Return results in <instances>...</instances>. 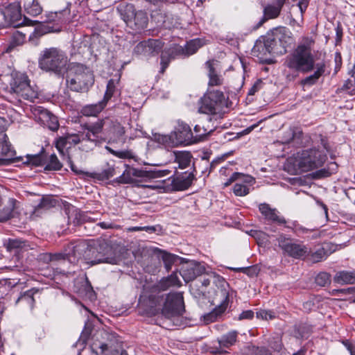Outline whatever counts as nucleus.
Returning a JSON list of instances; mask_svg holds the SVG:
<instances>
[{
    "instance_id": "obj_1",
    "label": "nucleus",
    "mask_w": 355,
    "mask_h": 355,
    "mask_svg": "<svg viewBox=\"0 0 355 355\" xmlns=\"http://www.w3.org/2000/svg\"><path fill=\"white\" fill-rule=\"evenodd\" d=\"M180 286L181 282L177 274L173 272L145 291L140 297L139 304L146 306V311L153 315L162 311V313L168 318L181 315L185 311L182 293H171L166 297L162 293L171 287Z\"/></svg>"
},
{
    "instance_id": "obj_2",
    "label": "nucleus",
    "mask_w": 355,
    "mask_h": 355,
    "mask_svg": "<svg viewBox=\"0 0 355 355\" xmlns=\"http://www.w3.org/2000/svg\"><path fill=\"white\" fill-rule=\"evenodd\" d=\"M313 43L312 37H304L302 43L287 55L285 65L291 70L303 73L313 71L315 65L314 55L311 52V46Z\"/></svg>"
},
{
    "instance_id": "obj_3",
    "label": "nucleus",
    "mask_w": 355,
    "mask_h": 355,
    "mask_svg": "<svg viewBox=\"0 0 355 355\" xmlns=\"http://www.w3.org/2000/svg\"><path fill=\"white\" fill-rule=\"evenodd\" d=\"M39 68L46 73L63 77L69 66L66 53L58 47L44 48L37 58Z\"/></svg>"
},
{
    "instance_id": "obj_4",
    "label": "nucleus",
    "mask_w": 355,
    "mask_h": 355,
    "mask_svg": "<svg viewBox=\"0 0 355 355\" xmlns=\"http://www.w3.org/2000/svg\"><path fill=\"white\" fill-rule=\"evenodd\" d=\"M327 154L313 148L298 152L287 159V165L293 167L295 173L307 172L321 167L327 160Z\"/></svg>"
},
{
    "instance_id": "obj_5",
    "label": "nucleus",
    "mask_w": 355,
    "mask_h": 355,
    "mask_svg": "<svg viewBox=\"0 0 355 355\" xmlns=\"http://www.w3.org/2000/svg\"><path fill=\"white\" fill-rule=\"evenodd\" d=\"M67 72V85L71 91L87 92L94 83L92 72L82 64L70 63Z\"/></svg>"
},
{
    "instance_id": "obj_6",
    "label": "nucleus",
    "mask_w": 355,
    "mask_h": 355,
    "mask_svg": "<svg viewBox=\"0 0 355 355\" xmlns=\"http://www.w3.org/2000/svg\"><path fill=\"white\" fill-rule=\"evenodd\" d=\"M118 260L112 248L106 243H87V249L84 254L86 263L92 266L101 263L116 264Z\"/></svg>"
},
{
    "instance_id": "obj_7",
    "label": "nucleus",
    "mask_w": 355,
    "mask_h": 355,
    "mask_svg": "<svg viewBox=\"0 0 355 355\" xmlns=\"http://www.w3.org/2000/svg\"><path fill=\"white\" fill-rule=\"evenodd\" d=\"M226 105V98L223 92L209 90L198 101V112L206 114H216Z\"/></svg>"
},
{
    "instance_id": "obj_8",
    "label": "nucleus",
    "mask_w": 355,
    "mask_h": 355,
    "mask_svg": "<svg viewBox=\"0 0 355 355\" xmlns=\"http://www.w3.org/2000/svg\"><path fill=\"white\" fill-rule=\"evenodd\" d=\"M170 173L168 170H157L156 168L150 170L138 169L130 167L126 165V168L123 173L114 180V182L117 184H130L135 181V178H158L164 177Z\"/></svg>"
},
{
    "instance_id": "obj_9",
    "label": "nucleus",
    "mask_w": 355,
    "mask_h": 355,
    "mask_svg": "<svg viewBox=\"0 0 355 355\" xmlns=\"http://www.w3.org/2000/svg\"><path fill=\"white\" fill-rule=\"evenodd\" d=\"M276 241L284 254L296 259H304L310 252L306 245L295 242L290 236L283 234L278 235Z\"/></svg>"
},
{
    "instance_id": "obj_10",
    "label": "nucleus",
    "mask_w": 355,
    "mask_h": 355,
    "mask_svg": "<svg viewBox=\"0 0 355 355\" xmlns=\"http://www.w3.org/2000/svg\"><path fill=\"white\" fill-rule=\"evenodd\" d=\"M173 146L189 145L193 144V133L191 128L182 121H178L174 130L168 136Z\"/></svg>"
},
{
    "instance_id": "obj_11",
    "label": "nucleus",
    "mask_w": 355,
    "mask_h": 355,
    "mask_svg": "<svg viewBox=\"0 0 355 355\" xmlns=\"http://www.w3.org/2000/svg\"><path fill=\"white\" fill-rule=\"evenodd\" d=\"M3 14L5 19L13 27H19L24 24L27 26H33L36 20H31L24 17L23 21L21 20V7L18 3H12L6 6L3 10Z\"/></svg>"
},
{
    "instance_id": "obj_12",
    "label": "nucleus",
    "mask_w": 355,
    "mask_h": 355,
    "mask_svg": "<svg viewBox=\"0 0 355 355\" xmlns=\"http://www.w3.org/2000/svg\"><path fill=\"white\" fill-rule=\"evenodd\" d=\"M12 89L19 97L24 100L33 102L35 99L38 98L37 91L30 85L26 76L15 79Z\"/></svg>"
},
{
    "instance_id": "obj_13",
    "label": "nucleus",
    "mask_w": 355,
    "mask_h": 355,
    "mask_svg": "<svg viewBox=\"0 0 355 355\" xmlns=\"http://www.w3.org/2000/svg\"><path fill=\"white\" fill-rule=\"evenodd\" d=\"M34 119L42 125L49 127L51 130H57L59 125L57 117L47 109L37 106L32 108Z\"/></svg>"
},
{
    "instance_id": "obj_14",
    "label": "nucleus",
    "mask_w": 355,
    "mask_h": 355,
    "mask_svg": "<svg viewBox=\"0 0 355 355\" xmlns=\"http://www.w3.org/2000/svg\"><path fill=\"white\" fill-rule=\"evenodd\" d=\"M163 47L162 41L159 40L149 39L138 43L135 49L134 53L137 55H142L148 57L159 53Z\"/></svg>"
},
{
    "instance_id": "obj_15",
    "label": "nucleus",
    "mask_w": 355,
    "mask_h": 355,
    "mask_svg": "<svg viewBox=\"0 0 355 355\" xmlns=\"http://www.w3.org/2000/svg\"><path fill=\"white\" fill-rule=\"evenodd\" d=\"M205 270L203 264L196 261H190L182 266L180 273L186 282H189L203 275Z\"/></svg>"
},
{
    "instance_id": "obj_16",
    "label": "nucleus",
    "mask_w": 355,
    "mask_h": 355,
    "mask_svg": "<svg viewBox=\"0 0 355 355\" xmlns=\"http://www.w3.org/2000/svg\"><path fill=\"white\" fill-rule=\"evenodd\" d=\"M87 249V242L79 241L69 243L65 249L67 259L72 263H77L80 260L84 261V254Z\"/></svg>"
},
{
    "instance_id": "obj_17",
    "label": "nucleus",
    "mask_w": 355,
    "mask_h": 355,
    "mask_svg": "<svg viewBox=\"0 0 355 355\" xmlns=\"http://www.w3.org/2000/svg\"><path fill=\"white\" fill-rule=\"evenodd\" d=\"M36 24H37V26L29 35V41L33 42L35 45L37 44V40L40 37L50 33H59L61 31L60 26H52L46 21L44 22L36 21L33 26Z\"/></svg>"
},
{
    "instance_id": "obj_18",
    "label": "nucleus",
    "mask_w": 355,
    "mask_h": 355,
    "mask_svg": "<svg viewBox=\"0 0 355 355\" xmlns=\"http://www.w3.org/2000/svg\"><path fill=\"white\" fill-rule=\"evenodd\" d=\"M0 153L4 157L0 158V166H7L19 160L20 157H15L16 153L7 140L6 135H4L3 140L0 141Z\"/></svg>"
},
{
    "instance_id": "obj_19",
    "label": "nucleus",
    "mask_w": 355,
    "mask_h": 355,
    "mask_svg": "<svg viewBox=\"0 0 355 355\" xmlns=\"http://www.w3.org/2000/svg\"><path fill=\"white\" fill-rule=\"evenodd\" d=\"M259 209L266 220L277 225L286 224V221L285 218L279 214L277 209L272 208L268 204H260L259 205Z\"/></svg>"
},
{
    "instance_id": "obj_20",
    "label": "nucleus",
    "mask_w": 355,
    "mask_h": 355,
    "mask_svg": "<svg viewBox=\"0 0 355 355\" xmlns=\"http://www.w3.org/2000/svg\"><path fill=\"white\" fill-rule=\"evenodd\" d=\"M83 130V132H79L80 139V148L81 150L88 152L102 143L101 137L93 136L92 133L88 130H85L84 128Z\"/></svg>"
},
{
    "instance_id": "obj_21",
    "label": "nucleus",
    "mask_w": 355,
    "mask_h": 355,
    "mask_svg": "<svg viewBox=\"0 0 355 355\" xmlns=\"http://www.w3.org/2000/svg\"><path fill=\"white\" fill-rule=\"evenodd\" d=\"M148 16L146 13L142 10L137 11L133 18L128 22L127 26L136 32H141L147 27Z\"/></svg>"
},
{
    "instance_id": "obj_22",
    "label": "nucleus",
    "mask_w": 355,
    "mask_h": 355,
    "mask_svg": "<svg viewBox=\"0 0 355 355\" xmlns=\"http://www.w3.org/2000/svg\"><path fill=\"white\" fill-rule=\"evenodd\" d=\"M70 10L69 8H65L62 10H60L58 12H51L46 15V19L49 24L54 26H60L61 28V25L67 23L69 19Z\"/></svg>"
},
{
    "instance_id": "obj_23",
    "label": "nucleus",
    "mask_w": 355,
    "mask_h": 355,
    "mask_svg": "<svg viewBox=\"0 0 355 355\" xmlns=\"http://www.w3.org/2000/svg\"><path fill=\"white\" fill-rule=\"evenodd\" d=\"M237 332L235 331H230L223 335L220 340H218V347H215L213 352L214 354H225L227 352L223 348H229L233 345L236 341Z\"/></svg>"
},
{
    "instance_id": "obj_24",
    "label": "nucleus",
    "mask_w": 355,
    "mask_h": 355,
    "mask_svg": "<svg viewBox=\"0 0 355 355\" xmlns=\"http://www.w3.org/2000/svg\"><path fill=\"white\" fill-rule=\"evenodd\" d=\"M205 44V41L203 39L196 38L190 40L187 43L184 47L177 46L175 50L178 51L180 54H184L190 55L194 54L200 47Z\"/></svg>"
},
{
    "instance_id": "obj_25",
    "label": "nucleus",
    "mask_w": 355,
    "mask_h": 355,
    "mask_svg": "<svg viewBox=\"0 0 355 355\" xmlns=\"http://www.w3.org/2000/svg\"><path fill=\"white\" fill-rule=\"evenodd\" d=\"M193 180L194 175L193 173H184L174 178L172 182L173 186L176 190L183 191L191 185Z\"/></svg>"
},
{
    "instance_id": "obj_26",
    "label": "nucleus",
    "mask_w": 355,
    "mask_h": 355,
    "mask_svg": "<svg viewBox=\"0 0 355 355\" xmlns=\"http://www.w3.org/2000/svg\"><path fill=\"white\" fill-rule=\"evenodd\" d=\"M282 10V5L273 6L268 5L263 10L264 16L254 26L253 29L257 30L260 28L268 19H274L279 16Z\"/></svg>"
},
{
    "instance_id": "obj_27",
    "label": "nucleus",
    "mask_w": 355,
    "mask_h": 355,
    "mask_svg": "<svg viewBox=\"0 0 355 355\" xmlns=\"http://www.w3.org/2000/svg\"><path fill=\"white\" fill-rule=\"evenodd\" d=\"M220 296L223 297L218 307L216 308L213 312L207 315V320L214 321L216 317L223 313L227 306L229 300V293L226 289H221L219 291Z\"/></svg>"
},
{
    "instance_id": "obj_28",
    "label": "nucleus",
    "mask_w": 355,
    "mask_h": 355,
    "mask_svg": "<svg viewBox=\"0 0 355 355\" xmlns=\"http://www.w3.org/2000/svg\"><path fill=\"white\" fill-rule=\"evenodd\" d=\"M315 68L316 70L313 74L302 80L301 84L302 85L311 86L315 84L325 71V64L324 62H318L315 65Z\"/></svg>"
},
{
    "instance_id": "obj_29",
    "label": "nucleus",
    "mask_w": 355,
    "mask_h": 355,
    "mask_svg": "<svg viewBox=\"0 0 355 355\" xmlns=\"http://www.w3.org/2000/svg\"><path fill=\"white\" fill-rule=\"evenodd\" d=\"M279 43L282 44L286 48L293 42L291 33L285 27L276 28L272 35Z\"/></svg>"
},
{
    "instance_id": "obj_30",
    "label": "nucleus",
    "mask_w": 355,
    "mask_h": 355,
    "mask_svg": "<svg viewBox=\"0 0 355 355\" xmlns=\"http://www.w3.org/2000/svg\"><path fill=\"white\" fill-rule=\"evenodd\" d=\"M214 60H209L205 63V66L208 69V76H209V86H219L223 85V77L218 74L214 67Z\"/></svg>"
},
{
    "instance_id": "obj_31",
    "label": "nucleus",
    "mask_w": 355,
    "mask_h": 355,
    "mask_svg": "<svg viewBox=\"0 0 355 355\" xmlns=\"http://www.w3.org/2000/svg\"><path fill=\"white\" fill-rule=\"evenodd\" d=\"M116 10L123 20L125 22L126 25L128 24V22L130 21L131 18H133L134 15L136 12L134 6L125 2L120 3L117 6Z\"/></svg>"
},
{
    "instance_id": "obj_32",
    "label": "nucleus",
    "mask_w": 355,
    "mask_h": 355,
    "mask_svg": "<svg viewBox=\"0 0 355 355\" xmlns=\"http://www.w3.org/2000/svg\"><path fill=\"white\" fill-rule=\"evenodd\" d=\"M38 292V289L33 288L23 293H21L15 302L16 304L21 303L23 306L33 309L35 304L34 295Z\"/></svg>"
},
{
    "instance_id": "obj_33",
    "label": "nucleus",
    "mask_w": 355,
    "mask_h": 355,
    "mask_svg": "<svg viewBox=\"0 0 355 355\" xmlns=\"http://www.w3.org/2000/svg\"><path fill=\"white\" fill-rule=\"evenodd\" d=\"M107 105L105 101L83 106L80 113L85 116H96Z\"/></svg>"
},
{
    "instance_id": "obj_34",
    "label": "nucleus",
    "mask_w": 355,
    "mask_h": 355,
    "mask_svg": "<svg viewBox=\"0 0 355 355\" xmlns=\"http://www.w3.org/2000/svg\"><path fill=\"white\" fill-rule=\"evenodd\" d=\"M16 200L9 198L6 203L3 202L1 199V205H3L2 209H0V222H3L9 220L12 217L13 211L15 207Z\"/></svg>"
},
{
    "instance_id": "obj_35",
    "label": "nucleus",
    "mask_w": 355,
    "mask_h": 355,
    "mask_svg": "<svg viewBox=\"0 0 355 355\" xmlns=\"http://www.w3.org/2000/svg\"><path fill=\"white\" fill-rule=\"evenodd\" d=\"M67 144H80L79 132L77 134L67 135L64 137H60L56 143V148L60 153H62L63 148L67 147Z\"/></svg>"
},
{
    "instance_id": "obj_36",
    "label": "nucleus",
    "mask_w": 355,
    "mask_h": 355,
    "mask_svg": "<svg viewBox=\"0 0 355 355\" xmlns=\"http://www.w3.org/2000/svg\"><path fill=\"white\" fill-rule=\"evenodd\" d=\"M334 280L335 282L340 284H355V270L346 271L342 270L336 272Z\"/></svg>"
},
{
    "instance_id": "obj_37",
    "label": "nucleus",
    "mask_w": 355,
    "mask_h": 355,
    "mask_svg": "<svg viewBox=\"0 0 355 355\" xmlns=\"http://www.w3.org/2000/svg\"><path fill=\"white\" fill-rule=\"evenodd\" d=\"M175 162L178 164L180 168L184 169L189 167L191 162L192 155L188 151L174 152Z\"/></svg>"
},
{
    "instance_id": "obj_38",
    "label": "nucleus",
    "mask_w": 355,
    "mask_h": 355,
    "mask_svg": "<svg viewBox=\"0 0 355 355\" xmlns=\"http://www.w3.org/2000/svg\"><path fill=\"white\" fill-rule=\"evenodd\" d=\"M309 252L306 259L312 263L322 261L328 257L327 250L324 246H320L315 250L309 249Z\"/></svg>"
},
{
    "instance_id": "obj_39",
    "label": "nucleus",
    "mask_w": 355,
    "mask_h": 355,
    "mask_svg": "<svg viewBox=\"0 0 355 355\" xmlns=\"http://www.w3.org/2000/svg\"><path fill=\"white\" fill-rule=\"evenodd\" d=\"M110 122L109 119H101L91 125H85L83 128L90 131L93 136L100 137L99 134L103 131V129L105 125Z\"/></svg>"
},
{
    "instance_id": "obj_40",
    "label": "nucleus",
    "mask_w": 355,
    "mask_h": 355,
    "mask_svg": "<svg viewBox=\"0 0 355 355\" xmlns=\"http://www.w3.org/2000/svg\"><path fill=\"white\" fill-rule=\"evenodd\" d=\"M114 175V167L107 164L101 171L92 173L91 177L98 180H105L113 177Z\"/></svg>"
},
{
    "instance_id": "obj_41",
    "label": "nucleus",
    "mask_w": 355,
    "mask_h": 355,
    "mask_svg": "<svg viewBox=\"0 0 355 355\" xmlns=\"http://www.w3.org/2000/svg\"><path fill=\"white\" fill-rule=\"evenodd\" d=\"M24 6L26 13L33 17L39 15L42 11L38 0H26Z\"/></svg>"
},
{
    "instance_id": "obj_42",
    "label": "nucleus",
    "mask_w": 355,
    "mask_h": 355,
    "mask_svg": "<svg viewBox=\"0 0 355 355\" xmlns=\"http://www.w3.org/2000/svg\"><path fill=\"white\" fill-rule=\"evenodd\" d=\"M46 156L44 154V148L40 153L35 155H27L25 164H32L36 166H42L46 163Z\"/></svg>"
},
{
    "instance_id": "obj_43",
    "label": "nucleus",
    "mask_w": 355,
    "mask_h": 355,
    "mask_svg": "<svg viewBox=\"0 0 355 355\" xmlns=\"http://www.w3.org/2000/svg\"><path fill=\"white\" fill-rule=\"evenodd\" d=\"M162 253V259L167 271L171 269L172 266L180 259L177 255L171 254L166 251L158 250Z\"/></svg>"
},
{
    "instance_id": "obj_44",
    "label": "nucleus",
    "mask_w": 355,
    "mask_h": 355,
    "mask_svg": "<svg viewBox=\"0 0 355 355\" xmlns=\"http://www.w3.org/2000/svg\"><path fill=\"white\" fill-rule=\"evenodd\" d=\"M286 134L288 135V138H284V143L290 144L293 143L294 144H300L301 137L302 136V131L289 129Z\"/></svg>"
},
{
    "instance_id": "obj_45",
    "label": "nucleus",
    "mask_w": 355,
    "mask_h": 355,
    "mask_svg": "<svg viewBox=\"0 0 355 355\" xmlns=\"http://www.w3.org/2000/svg\"><path fill=\"white\" fill-rule=\"evenodd\" d=\"M56 200L51 196H47L41 198L40 203L35 209V212L39 211L40 209H49L56 205Z\"/></svg>"
},
{
    "instance_id": "obj_46",
    "label": "nucleus",
    "mask_w": 355,
    "mask_h": 355,
    "mask_svg": "<svg viewBox=\"0 0 355 355\" xmlns=\"http://www.w3.org/2000/svg\"><path fill=\"white\" fill-rule=\"evenodd\" d=\"M118 81L110 79L107 84V89L103 101H105L107 104L108 101L117 92L116 85Z\"/></svg>"
},
{
    "instance_id": "obj_47",
    "label": "nucleus",
    "mask_w": 355,
    "mask_h": 355,
    "mask_svg": "<svg viewBox=\"0 0 355 355\" xmlns=\"http://www.w3.org/2000/svg\"><path fill=\"white\" fill-rule=\"evenodd\" d=\"M193 130V143L198 142L205 136L209 135L211 132V130H207L200 125H196Z\"/></svg>"
},
{
    "instance_id": "obj_48",
    "label": "nucleus",
    "mask_w": 355,
    "mask_h": 355,
    "mask_svg": "<svg viewBox=\"0 0 355 355\" xmlns=\"http://www.w3.org/2000/svg\"><path fill=\"white\" fill-rule=\"evenodd\" d=\"M62 165L55 154L49 157L48 163L44 167L45 171H58L61 169Z\"/></svg>"
},
{
    "instance_id": "obj_49",
    "label": "nucleus",
    "mask_w": 355,
    "mask_h": 355,
    "mask_svg": "<svg viewBox=\"0 0 355 355\" xmlns=\"http://www.w3.org/2000/svg\"><path fill=\"white\" fill-rule=\"evenodd\" d=\"M267 50L264 40H257L252 49L254 53H258L257 55H261V57L269 55V51Z\"/></svg>"
},
{
    "instance_id": "obj_50",
    "label": "nucleus",
    "mask_w": 355,
    "mask_h": 355,
    "mask_svg": "<svg viewBox=\"0 0 355 355\" xmlns=\"http://www.w3.org/2000/svg\"><path fill=\"white\" fill-rule=\"evenodd\" d=\"M266 45L267 51H269V55H279V53L282 52L283 50H282V48H275V46L274 45L272 35L268 36L267 38L263 40Z\"/></svg>"
},
{
    "instance_id": "obj_51",
    "label": "nucleus",
    "mask_w": 355,
    "mask_h": 355,
    "mask_svg": "<svg viewBox=\"0 0 355 355\" xmlns=\"http://www.w3.org/2000/svg\"><path fill=\"white\" fill-rule=\"evenodd\" d=\"M315 282L320 286H325L330 284V275L325 272H320L315 279Z\"/></svg>"
},
{
    "instance_id": "obj_52",
    "label": "nucleus",
    "mask_w": 355,
    "mask_h": 355,
    "mask_svg": "<svg viewBox=\"0 0 355 355\" xmlns=\"http://www.w3.org/2000/svg\"><path fill=\"white\" fill-rule=\"evenodd\" d=\"M180 54L178 53V51L175 50V46L169 49L168 51H164L162 52L161 55V60H162L166 64V65H168L170 60L171 58H174L175 55Z\"/></svg>"
},
{
    "instance_id": "obj_53",
    "label": "nucleus",
    "mask_w": 355,
    "mask_h": 355,
    "mask_svg": "<svg viewBox=\"0 0 355 355\" xmlns=\"http://www.w3.org/2000/svg\"><path fill=\"white\" fill-rule=\"evenodd\" d=\"M248 355H275L272 354L269 349L265 347H255L252 346L249 348V353Z\"/></svg>"
},
{
    "instance_id": "obj_54",
    "label": "nucleus",
    "mask_w": 355,
    "mask_h": 355,
    "mask_svg": "<svg viewBox=\"0 0 355 355\" xmlns=\"http://www.w3.org/2000/svg\"><path fill=\"white\" fill-rule=\"evenodd\" d=\"M26 39L25 33L16 31L12 35L11 44L18 46L22 44Z\"/></svg>"
},
{
    "instance_id": "obj_55",
    "label": "nucleus",
    "mask_w": 355,
    "mask_h": 355,
    "mask_svg": "<svg viewBox=\"0 0 355 355\" xmlns=\"http://www.w3.org/2000/svg\"><path fill=\"white\" fill-rule=\"evenodd\" d=\"M233 191L237 196H245L249 193V188L243 184L236 183L234 186Z\"/></svg>"
},
{
    "instance_id": "obj_56",
    "label": "nucleus",
    "mask_w": 355,
    "mask_h": 355,
    "mask_svg": "<svg viewBox=\"0 0 355 355\" xmlns=\"http://www.w3.org/2000/svg\"><path fill=\"white\" fill-rule=\"evenodd\" d=\"M269 347L273 350L274 354H279L282 349V343L279 337L273 338L269 342Z\"/></svg>"
},
{
    "instance_id": "obj_57",
    "label": "nucleus",
    "mask_w": 355,
    "mask_h": 355,
    "mask_svg": "<svg viewBox=\"0 0 355 355\" xmlns=\"http://www.w3.org/2000/svg\"><path fill=\"white\" fill-rule=\"evenodd\" d=\"M24 245L25 243L24 241L17 239H9L7 248L8 250L11 251L12 250L22 248Z\"/></svg>"
},
{
    "instance_id": "obj_58",
    "label": "nucleus",
    "mask_w": 355,
    "mask_h": 355,
    "mask_svg": "<svg viewBox=\"0 0 355 355\" xmlns=\"http://www.w3.org/2000/svg\"><path fill=\"white\" fill-rule=\"evenodd\" d=\"M109 151L114 156L122 158V159H131L133 157L132 153L129 150H120L116 151L110 149V148H107Z\"/></svg>"
},
{
    "instance_id": "obj_59",
    "label": "nucleus",
    "mask_w": 355,
    "mask_h": 355,
    "mask_svg": "<svg viewBox=\"0 0 355 355\" xmlns=\"http://www.w3.org/2000/svg\"><path fill=\"white\" fill-rule=\"evenodd\" d=\"M257 317L263 320H271L275 318V315L274 312L266 310H260L257 312Z\"/></svg>"
},
{
    "instance_id": "obj_60",
    "label": "nucleus",
    "mask_w": 355,
    "mask_h": 355,
    "mask_svg": "<svg viewBox=\"0 0 355 355\" xmlns=\"http://www.w3.org/2000/svg\"><path fill=\"white\" fill-rule=\"evenodd\" d=\"M336 31V44H340L342 41L343 31L342 25L340 22H338L337 26L335 28Z\"/></svg>"
},
{
    "instance_id": "obj_61",
    "label": "nucleus",
    "mask_w": 355,
    "mask_h": 355,
    "mask_svg": "<svg viewBox=\"0 0 355 355\" xmlns=\"http://www.w3.org/2000/svg\"><path fill=\"white\" fill-rule=\"evenodd\" d=\"M210 279L206 277H203L202 278H200V279H198L195 284L194 286L200 288V284L202 287L207 288L210 284Z\"/></svg>"
},
{
    "instance_id": "obj_62",
    "label": "nucleus",
    "mask_w": 355,
    "mask_h": 355,
    "mask_svg": "<svg viewBox=\"0 0 355 355\" xmlns=\"http://www.w3.org/2000/svg\"><path fill=\"white\" fill-rule=\"evenodd\" d=\"M355 87V79H347L340 89L341 91L348 90Z\"/></svg>"
},
{
    "instance_id": "obj_63",
    "label": "nucleus",
    "mask_w": 355,
    "mask_h": 355,
    "mask_svg": "<svg viewBox=\"0 0 355 355\" xmlns=\"http://www.w3.org/2000/svg\"><path fill=\"white\" fill-rule=\"evenodd\" d=\"M254 317V312L251 310H247L243 311L239 317V320H243V319H252Z\"/></svg>"
},
{
    "instance_id": "obj_64",
    "label": "nucleus",
    "mask_w": 355,
    "mask_h": 355,
    "mask_svg": "<svg viewBox=\"0 0 355 355\" xmlns=\"http://www.w3.org/2000/svg\"><path fill=\"white\" fill-rule=\"evenodd\" d=\"M343 343L349 352L350 355H355V346L353 344H352L348 340L343 341Z\"/></svg>"
}]
</instances>
